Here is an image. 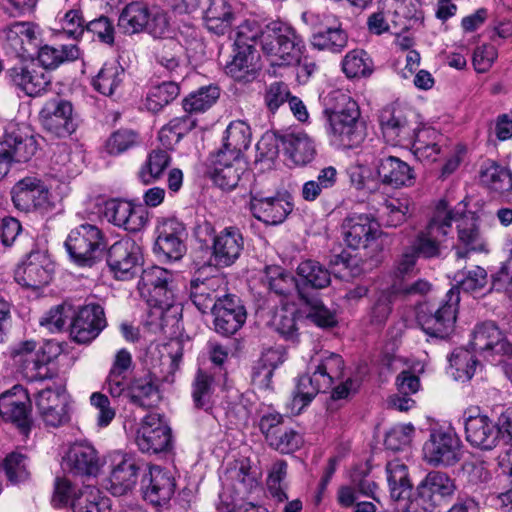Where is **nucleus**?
Wrapping results in <instances>:
<instances>
[{"label":"nucleus","mask_w":512,"mask_h":512,"mask_svg":"<svg viewBox=\"0 0 512 512\" xmlns=\"http://www.w3.org/2000/svg\"><path fill=\"white\" fill-rule=\"evenodd\" d=\"M251 143V129L249 125L241 120L231 122L224 137L223 149L232 158L241 157L244 150H247Z\"/></svg>","instance_id":"nucleus-45"},{"label":"nucleus","mask_w":512,"mask_h":512,"mask_svg":"<svg viewBox=\"0 0 512 512\" xmlns=\"http://www.w3.org/2000/svg\"><path fill=\"white\" fill-rule=\"evenodd\" d=\"M71 260L91 267L103 254L106 243L102 231L92 224H81L70 231L64 243Z\"/></svg>","instance_id":"nucleus-4"},{"label":"nucleus","mask_w":512,"mask_h":512,"mask_svg":"<svg viewBox=\"0 0 512 512\" xmlns=\"http://www.w3.org/2000/svg\"><path fill=\"white\" fill-rule=\"evenodd\" d=\"M150 17V10L143 2L127 4L119 15L118 27L125 34H136L145 31Z\"/></svg>","instance_id":"nucleus-44"},{"label":"nucleus","mask_w":512,"mask_h":512,"mask_svg":"<svg viewBox=\"0 0 512 512\" xmlns=\"http://www.w3.org/2000/svg\"><path fill=\"white\" fill-rule=\"evenodd\" d=\"M379 233V225L365 213H350L342 221L341 235L345 244L352 249L367 247Z\"/></svg>","instance_id":"nucleus-23"},{"label":"nucleus","mask_w":512,"mask_h":512,"mask_svg":"<svg viewBox=\"0 0 512 512\" xmlns=\"http://www.w3.org/2000/svg\"><path fill=\"white\" fill-rule=\"evenodd\" d=\"M74 512H110L109 499L103 497L99 489L86 485L74 494L72 499Z\"/></svg>","instance_id":"nucleus-47"},{"label":"nucleus","mask_w":512,"mask_h":512,"mask_svg":"<svg viewBox=\"0 0 512 512\" xmlns=\"http://www.w3.org/2000/svg\"><path fill=\"white\" fill-rule=\"evenodd\" d=\"M154 250L169 260H179L186 252L187 236L184 225L175 218L164 219L157 225Z\"/></svg>","instance_id":"nucleus-21"},{"label":"nucleus","mask_w":512,"mask_h":512,"mask_svg":"<svg viewBox=\"0 0 512 512\" xmlns=\"http://www.w3.org/2000/svg\"><path fill=\"white\" fill-rule=\"evenodd\" d=\"M130 402L142 408L157 406L161 400L157 379L150 373L135 378L127 386Z\"/></svg>","instance_id":"nucleus-41"},{"label":"nucleus","mask_w":512,"mask_h":512,"mask_svg":"<svg viewBox=\"0 0 512 512\" xmlns=\"http://www.w3.org/2000/svg\"><path fill=\"white\" fill-rule=\"evenodd\" d=\"M10 82L30 97L42 95L51 84V76L35 64H18L6 72Z\"/></svg>","instance_id":"nucleus-26"},{"label":"nucleus","mask_w":512,"mask_h":512,"mask_svg":"<svg viewBox=\"0 0 512 512\" xmlns=\"http://www.w3.org/2000/svg\"><path fill=\"white\" fill-rule=\"evenodd\" d=\"M451 217L447 202L441 200L425 231L420 232L409 247L417 257L425 259L441 256L442 242L451 229Z\"/></svg>","instance_id":"nucleus-6"},{"label":"nucleus","mask_w":512,"mask_h":512,"mask_svg":"<svg viewBox=\"0 0 512 512\" xmlns=\"http://www.w3.org/2000/svg\"><path fill=\"white\" fill-rule=\"evenodd\" d=\"M69 395L59 385L39 391L35 397L38 413L46 426L60 427L69 421Z\"/></svg>","instance_id":"nucleus-17"},{"label":"nucleus","mask_w":512,"mask_h":512,"mask_svg":"<svg viewBox=\"0 0 512 512\" xmlns=\"http://www.w3.org/2000/svg\"><path fill=\"white\" fill-rule=\"evenodd\" d=\"M42 127L58 138H66L78 128V117L70 101L62 98L48 100L39 113Z\"/></svg>","instance_id":"nucleus-12"},{"label":"nucleus","mask_w":512,"mask_h":512,"mask_svg":"<svg viewBox=\"0 0 512 512\" xmlns=\"http://www.w3.org/2000/svg\"><path fill=\"white\" fill-rule=\"evenodd\" d=\"M105 326L103 308L99 304L89 303L74 312L70 336L76 343L87 344L94 340Z\"/></svg>","instance_id":"nucleus-20"},{"label":"nucleus","mask_w":512,"mask_h":512,"mask_svg":"<svg viewBox=\"0 0 512 512\" xmlns=\"http://www.w3.org/2000/svg\"><path fill=\"white\" fill-rule=\"evenodd\" d=\"M479 180L491 192L504 195L512 190V173L503 165L486 160L479 170Z\"/></svg>","instance_id":"nucleus-42"},{"label":"nucleus","mask_w":512,"mask_h":512,"mask_svg":"<svg viewBox=\"0 0 512 512\" xmlns=\"http://www.w3.org/2000/svg\"><path fill=\"white\" fill-rule=\"evenodd\" d=\"M285 154L296 165L304 166L315 157L313 140L305 132H290L280 136Z\"/></svg>","instance_id":"nucleus-40"},{"label":"nucleus","mask_w":512,"mask_h":512,"mask_svg":"<svg viewBox=\"0 0 512 512\" xmlns=\"http://www.w3.org/2000/svg\"><path fill=\"white\" fill-rule=\"evenodd\" d=\"M219 95V88L216 86L201 87L183 100V108L187 113L204 112L216 102Z\"/></svg>","instance_id":"nucleus-58"},{"label":"nucleus","mask_w":512,"mask_h":512,"mask_svg":"<svg viewBox=\"0 0 512 512\" xmlns=\"http://www.w3.org/2000/svg\"><path fill=\"white\" fill-rule=\"evenodd\" d=\"M457 486L446 472L434 470L419 482L410 501L412 512H432L434 508L449 502Z\"/></svg>","instance_id":"nucleus-3"},{"label":"nucleus","mask_w":512,"mask_h":512,"mask_svg":"<svg viewBox=\"0 0 512 512\" xmlns=\"http://www.w3.org/2000/svg\"><path fill=\"white\" fill-rule=\"evenodd\" d=\"M147 465L134 457H124L110 474L108 487L110 492L115 496H121L131 491L137 482L138 475L146 472Z\"/></svg>","instance_id":"nucleus-37"},{"label":"nucleus","mask_w":512,"mask_h":512,"mask_svg":"<svg viewBox=\"0 0 512 512\" xmlns=\"http://www.w3.org/2000/svg\"><path fill=\"white\" fill-rule=\"evenodd\" d=\"M465 485L471 491L485 489L491 480V473L484 462L469 461L462 466Z\"/></svg>","instance_id":"nucleus-62"},{"label":"nucleus","mask_w":512,"mask_h":512,"mask_svg":"<svg viewBox=\"0 0 512 512\" xmlns=\"http://www.w3.org/2000/svg\"><path fill=\"white\" fill-rule=\"evenodd\" d=\"M287 462L278 459L274 461L268 471L267 487L271 496L278 502L282 503L288 500L285 488L282 482L287 476Z\"/></svg>","instance_id":"nucleus-63"},{"label":"nucleus","mask_w":512,"mask_h":512,"mask_svg":"<svg viewBox=\"0 0 512 512\" xmlns=\"http://www.w3.org/2000/svg\"><path fill=\"white\" fill-rule=\"evenodd\" d=\"M386 472L390 497L395 501L410 497L412 484L407 466L399 460H393L388 462Z\"/></svg>","instance_id":"nucleus-46"},{"label":"nucleus","mask_w":512,"mask_h":512,"mask_svg":"<svg viewBox=\"0 0 512 512\" xmlns=\"http://www.w3.org/2000/svg\"><path fill=\"white\" fill-rule=\"evenodd\" d=\"M460 302L459 293L451 288L445 296L441 305L430 314L420 313L417 317L422 330L431 339H445L453 331L458 305Z\"/></svg>","instance_id":"nucleus-9"},{"label":"nucleus","mask_w":512,"mask_h":512,"mask_svg":"<svg viewBox=\"0 0 512 512\" xmlns=\"http://www.w3.org/2000/svg\"><path fill=\"white\" fill-rule=\"evenodd\" d=\"M447 373L457 382L469 381L476 370L478 360L473 354H451Z\"/></svg>","instance_id":"nucleus-59"},{"label":"nucleus","mask_w":512,"mask_h":512,"mask_svg":"<svg viewBox=\"0 0 512 512\" xmlns=\"http://www.w3.org/2000/svg\"><path fill=\"white\" fill-rule=\"evenodd\" d=\"M134 365L130 354H116L108 377V390L113 397H118L125 390L123 380L132 371Z\"/></svg>","instance_id":"nucleus-54"},{"label":"nucleus","mask_w":512,"mask_h":512,"mask_svg":"<svg viewBox=\"0 0 512 512\" xmlns=\"http://www.w3.org/2000/svg\"><path fill=\"white\" fill-rule=\"evenodd\" d=\"M262 281L271 292L278 296L288 297L297 292L301 298H304L300 285L294 275L280 266H267L264 270Z\"/></svg>","instance_id":"nucleus-43"},{"label":"nucleus","mask_w":512,"mask_h":512,"mask_svg":"<svg viewBox=\"0 0 512 512\" xmlns=\"http://www.w3.org/2000/svg\"><path fill=\"white\" fill-rule=\"evenodd\" d=\"M298 311L294 305H283L277 309L272 318V326L287 341L295 342L298 339L297 317Z\"/></svg>","instance_id":"nucleus-52"},{"label":"nucleus","mask_w":512,"mask_h":512,"mask_svg":"<svg viewBox=\"0 0 512 512\" xmlns=\"http://www.w3.org/2000/svg\"><path fill=\"white\" fill-rule=\"evenodd\" d=\"M148 305L150 310L144 320V327L149 332L154 334L166 333V329H169L170 332H175L179 328L182 311L179 304L172 302L167 303V305L161 303Z\"/></svg>","instance_id":"nucleus-39"},{"label":"nucleus","mask_w":512,"mask_h":512,"mask_svg":"<svg viewBox=\"0 0 512 512\" xmlns=\"http://www.w3.org/2000/svg\"><path fill=\"white\" fill-rule=\"evenodd\" d=\"M0 417L11 423L22 436H29L34 423L31 402L21 386L16 385L0 395Z\"/></svg>","instance_id":"nucleus-10"},{"label":"nucleus","mask_w":512,"mask_h":512,"mask_svg":"<svg viewBox=\"0 0 512 512\" xmlns=\"http://www.w3.org/2000/svg\"><path fill=\"white\" fill-rule=\"evenodd\" d=\"M465 439L474 448L489 451L499 443V429L488 416L483 414L467 415L465 412Z\"/></svg>","instance_id":"nucleus-27"},{"label":"nucleus","mask_w":512,"mask_h":512,"mask_svg":"<svg viewBox=\"0 0 512 512\" xmlns=\"http://www.w3.org/2000/svg\"><path fill=\"white\" fill-rule=\"evenodd\" d=\"M458 206L459 207L455 209H449L447 207V212L453 214L451 223L453 221L457 223L458 241L466 248L465 250L457 248L456 257L459 261L465 259L470 251H486V243L480 234L477 219L474 214L466 212L464 207H461L460 203Z\"/></svg>","instance_id":"nucleus-19"},{"label":"nucleus","mask_w":512,"mask_h":512,"mask_svg":"<svg viewBox=\"0 0 512 512\" xmlns=\"http://www.w3.org/2000/svg\"><path fill=\"white\" fill-rule=\"evenodd\" d=\"M258 59L259 55L254 47L234 46L232 59L227 62L225 72L238 82H251L260 69Z\"/></svg>","instance_id":"nucleus-38"},{"label":"nucleus","mask_w":512,"mask_h":512,"mask_svg":"<svg viewBox=\"0 0 512 512\" xmlns=\"http://www.w3.org/2000/svg\"><path fill=\"white\" fill-rule=\"evenodd\" d=\"M244 239L236 227H226L213 239L210 261L215 267L231 266L241 255Z\"/></svg>","instance_id":"nucleus-29"},{"label":"nucleus","mask_w":512,"mask_h":512,"mask_svg":"<svg viewBox=\"0 0 512 512\" xmlns=\"http://www.w3.org/2000/svg\"><path fill=\"white\" fill-rule=\"evenodd\" d=\"M176 488L175 478L170 471L159 466H148L141 479V490L145 500L153 505L167 503Z\"/></svg>","instance_id":"nucleus-22"},{"label":"nucleus","mask_w":512,"mask_h":512,"mask_svg":"<svg viewBox=\"0 0 512 512\" xmlns=\"http://www.w3.org/2000/svg\"><path fill=\"white\" fill-rule=\"evenodd\" d=\"M455 288L457 291L462 290L466 293H475L481 291L487 284V272L480 266L472 269L461 270L454 274ZM460 294V292H458Z\"/></svg>","instance_id":"nucleus-57"},{"label":"nucleus","mask_w":512,"mask_h":512,"mask_svg":"<svg viewBox=\"0 0 512 512\" xmlns=\"http://www.w3.org/2000/svg\"><path fill=\"white\" fill-rule=\"evenodd\" d=\"M138 290L148 304H166L174 302V275L171 271L150 266L142 270Z\"/></svg>","instance_id":"nucleus-13"},{"label":"nucleus","mask_w":512,"mask_h":512,"mask_svg":"<svg viewBox=\"0 0 512 512\" xmlns=\"http://www.w3.org/2000/svg\"><path fill=\"white\" fill-rule=\"evenodd\" d=\"M104 217L108 222L129 232H138L146 225L147 218L132 203L119 199L105 202Z\"/></svg>","instance_id":"nucleus-32"},{"label":"nucleus","mask_w":512,"mask_h":512,"mask_svg":"<svg viewBox=\"0 0 512 512\" xmlns=\"http://www.w3.org/2000/svg\"><path fill=\"white\" fill-rule=\"evenodd\" d=\"M249 209L259 221L278 225L291 213L293 205L280 195H269L257 186H253L250 190Z\"/></svg>","instance_id":"nucleus-16"},{"label":"nucleus","mask_w":512,"mask_h":512,"mask_svg":"<svg viewBox=\"0 0 512 512\" xmlns=\"http://www.w3.org/2000/svg\"><path fill=\"white\" fill-rule=\"evenodd\" d=\"M171 163L170 154L163 149L151 150L138 171V177L144 184H152L162 178Z\"/></svg>","instance_id":"nucleus-48"},{"label":"nucleus","mask_w":512,"mask_h":512,"mask_svg":"<svg viewBox=\"0 0 512 512\" xmlns=\"http://www.w3.org/2000/svg\"><path fill=\"white\" fill-rule=\"evenodd\" d=\"M261 48L272 64L282 66L298 63L305 45L291 26L272 21L263 28Z\"/></svg>","instance_id":"nucleus-2"},{"label":"nucleus","mask_w":512,"mask_h":512,"mask_svg":"<svg viewBox=\"0 0 512 512\" xmlns=\"http://www.w3.org/2000/svg\"><path fill=\"white\" fill-rule=\"evenodd\" d=\"M372 62L368 54L355 49L346 54L342 61V69L348 78L368 76L372 73Z\"/></svg>","instance_id":"nucleus-60"},{"label":"nucleus","mask_w":512,"mask_h":512,"mask_svg":"<svg viewBox=\"0 0 512 512\" xmlns=\"http://www.w3.org/2000/svg\"><path fill=\"white\" fill-rule=\"evenodd\" d=\"M330 99L335 103L324 111L329 134L345 146H357L365 137L363 125L359 122L360 109L357 102L342 91L332 92Z\"/></svg>","instance_id":"nucleus-1"},{"label":"nucleus","mask_w":512,"mask_h":512,"mask_svg":"<svg viewBox=\"0 0 512 512\" xmlns=\"http://www.w3.org/2000/svg\"><path fill=\"white\" fill-rule=\"evenodd\" d=\"M1 142L10 154L11 163L27 162L37 151L36 140L27 126L9 124Z\"/></svg>","instance_id":"nucleus-35"},{"label":"nucleus","mask_w":512,"mask_h":512,"mask_svg":"<svg viewBox=\"0 0 512 512\" xmlns=\"http://www.w3.org/2000/svg\"><path fill=\"white\" fill-rule=\"evenodd\" d=\"M141 144V137L135 130L121 128L114 131L105 141L104 150L110 156H119Z\"/></svg>","instance_id":"nucleus-53"},{"label":"nucleus","mask_w":512,"mask_h":512,"mask_svg":"<svg viewBox=\"0 0 512 512\" xmlns=\"http://www.w3.org/2000/svg\"><path fill=\"white\" fill-rule=\"evenodd\" d=\"M184 49L183 46L174 38L168 37L156 48L157 62L169 71H174L179 67Z\"/></svg>","instance_id":"nucleus-61"},{"label":"nucleus","mask_w":512,"mask_h":512,"mask_svg":"<svg viewBox=\"0 0 512 512\" xmlns=\"http://www.w3.org/2000/svg\"><path fill=\"white\" fill-rule=\"evenodd\" d=\"M315 32L311 38L312 46L320 51L341 53L347 46L348 35L338 20L330 14L310 15Z\"/></svg>","instance_id":"nucleus-18"},{"label":"nucleus","mask_w":512,"mask_h":512,"mask_svg":"<svg viewBox=\"0 0 512 512\" xmlns=\"http://www.w3.org/2000/svg\"><path fill=\"white\" fill-rule=\"evenodd\" d=\"M226 282L222 276H212L190 282V299L203 314L211 312L226 295Z\"/></svg>","instance_id":"nucleus-30"},{"label":"nucleus","mask_w":512,"mask_h":512,"mask_svg":"<svg viewBox=\"0 0 512 512\" xmlns=\"http://www.w3.org/2000/svg\"><path fill=\"white\" fill-rule=\"evenodd\" d=\"M214 377L207 371L199 368L191 384V397L196 409L209 411L213 407L212 396Z\"/></svg>","instance_id":"nucleus-49"},{"label":"nucleus","mask_w":512,"mask_h":512,"mask_svg":"<svg viewBox=\"0 0 512 512\" xmlns=\"http://www.w3.org/2000/svg\"><path fill=\"white\" fill-rule=\"evenodd\" d=\"M212 180L222 189H234L246 172V163L241 157L232 158L225 151H218L213 155Z\"/></svg>","instance_id":"nucleus-33"},{"label":"nucleus","mask_w":512,"mask_h":512,"mask_svg":"<svg viewBox=\"0 0 512 512\" xmlns=\"http://www.w3.org/2000/svg\"><path fill=\"white\" fill-rule=\"evenodd\" d=\"M124 69L115 61L106 62L92 81L93 87L103 95L111 96L121 86Z\"/></svg>","instance_id":"nucleus-50"},{"label":"nucleus","mask_w":512,"mask_h":512,"mask_svg":"<svg viewBox=\"0 0 512 512\" xmlns=\"http://www.w3.org/2000/svg\"><path fill=\"white\" fill-rule=\"evenodd\" d=\"M297 275L304 285L314 289H323L331 282V275L328 269L314 260L301 262L297 267Z\"/></svg>","instance_id":"nucleus-51"},{"label":"nucleus","mask_w":512,"mask_h":512,"mask_svg":"<svg viewBox=\"0 0 512 512\" xmlns=\"http://www.w3.org/2000/svg\"><path fill=\"white\" fill-rule=\"evenodd\" d=\"M53 272L54 264L47 252L32 250L15 268L14 279L23 288L36 291L50 283Z\"/></svg>","instance_id":"nucleus-11"},{"label":"nucleus","mask_w":512,"mask_h":512,"mask_svg":"<svg viewBox=\"0 0 512 512\" xmlns=\"http://www.w3.org/2000/svg\"><path fill=\"white\" fill-rule=\"evenodd\" d=\"M373 165L380 181L385 185L400 188L414 184L415 175L412 167L398 157L379 155Z\"/></svg>","instance_id":"nucleus-31"},{"label":"nucleus","mask_w":512,"mask_h":512,"mask_svg":"<svg viewBox=\"0 0 512 512\" xmlns=\"http://www.w3.org/2000/svg\"><path fill=\"white\" fill-rule=\"evenodd\" d=\"M136 444L148 454L169 452L173 448L171 428L159 414H149L137 431Z\"/></svg>","instance_id":"nucleus-14"},{"label":"nucleus","mask_w":512,"mask_h":512,"mask_svg":"<svg viewBox=\"0 0 512 512\" xmlns=\"http://www.w3.org/2000/svg\"><path fill=\"white\" fill-rule=\"evenodd\" d=\"M340 354H330L325 361L309 367L313 370L312 375L304 374L298 377L296 387L292 393L293 408L300 412L308 406L312 400L320 393L325 392L332 384V377L327 372L330 363H341Z\"/></svg>","instance_id":"nucleus-7"},{"label":"nucleus","mask_w":512,"mask_h":512,"mask_svg":"<svg viewBox=\"0 0 512 512\" xmlns=\"http://www.w3.org/2000/svg\"><path fill=\"white\" fill-rule=\"evenodd\" d=\"M302 442V436L297 431L284 425L267 444L282 454H289L298 450Z\"/></svg>","instance_id":"nucleus-64"},{"label":"nucleus","mask_w":512,"mask_h":512,"mask_svg":"<svg viewBox=\"0 0 512 512\" xmlns=\"http://www.w3.org/2000/svg\"><path fill=\"white\" fill-rule=\"evenodd\" d=\"M280 354H261L253 367V379L262 389H270L275 369L284 363Z\"/></svg>","instance_id":"nucleus-55"},{"label":"nucleus","mask_w":512,"mask_h":512,"mask_svg":"<svg viewBox=\"0 0 512 512\" xmlns=\"http://www.w3.org/2000/svg\"><path fill=\"white\" fill-rule=\"evenodd\" d=\"M214 327L217 333L232 335L236 333L246 321V309L240 298L233 294H226L211 311Z\"/></svg>","instance_id":"nucleus-24"},{"label":"nucleus","mask_w":512,"mask_h":512,"mask_svg":"<svg viewBox=\"0 0 512 512\" xmlns=\"http://www.w3.org/2000/svg\"><path fill=\"white\" fill-rule=\"evenodd\" d=\"M241 10L237 0H211L204 15L207 29L217 35H224L239 18Z\"/></svg>","instance_id":"nucleus-34"},{"label":"nucleus","mask_w":512,"mask_h":512,"mask_svg":"<svg viewBox=\"0 0 512 512\" xmlns=\"http://www.w3.org/2000/svg\"><path fill=\"white\" fill-rule=\"evenodd\" d=\"M11 195L18 210L30 212L48 203L49 189L41 178L27 176L15 183Z\"/></svg>","instance_id":"nucleus-25"},{"label":"nucleus","mask_w":512,"mask_h":512,"mask_svg":"<svg viewBox=\"0 0 512 512\" xmlns=\"http://www.w3.org/2000/svg\"><path fill=\"white\" fill-rule=\"evenodd\" d=\"M101 465L98 452L87 442L74 443L65 458L66 469L75 476H96Z\"/></svg>","instance_id":"nucleus-36"},{"label":"nucleus","mask_w":512,"mask_h":512,"mask_svg":"<svg viewBox=\"0 0 512 512\" xmlns=\"http://www.w3.org/2000/svg\"><path fill=\"white\" fill-rule=\"evenodd\" d=\"M180 93L178 84L174 81L163 82L153 86L146 97L145 106L151 112H158L164 106L175 100Z\"/></svg>","instance_id":"nucleus-56"},{"label":"nucleus","mask_w":512,"mask_h":512,"mask_svg":"<svg viewBox=\"0 0 512 512\" xmlns=\"http://www.w3.org/2000/svg\"><path fill=\"white\" fill-rule=\"evenodd\" d=\"M461 457V441L451 428H434L423 445V459L431 466L449 467Z\"/></svg>","instance_id":"nucleus-8"},{"label":"nucleus","mask_w":512,"mask_h":512,"mask_svg":"<svg viewBox=\"0 0 512 512\" xmlns=\"http://www.w3.org/2000/svg\"><path fill=\"white\" fill-rule=\"evenodd\" d=\"M413 118L411 111L397 103L384 107L379 115V123L386 142L394 146H409L421 132L420 124Z\"/></svg>","instance_id":"nucleus-5"},{"label":"nucleus","mask_w":512,"mask_h":512,"mask_svg":"<svg viewBox=\"0 0 512 512\" xmlns=\"http://www.w3.org/2000/svg\"><path fill=\"white\" fill-rule=\"evenodd\" d=\"M141 261V247L129 237L116 241L107 251V264L118 280L133 278L138 272Z\"/></svg>","instance_id":"nucleus-15"},{"label":"nucleus","mask_w":512,"mask_h":512,"mask_svg":"<svg viewBox=\"0 0 512 512\" xmlns=\"http://www.w3.org/2000/svg\"><path fill=\"white\" fill-rule=\"evenodd\" d=\"M472 352H512V343L494 321L477 323L470 334Z\"/></svg>","instance_id":"nucleus-28"}]
</instances>
